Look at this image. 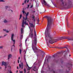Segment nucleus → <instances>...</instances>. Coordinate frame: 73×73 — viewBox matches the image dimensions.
<instances>
[{
    "label": "nucleus",
    "instance_id": "nucleus-4",
    "mask_svg": "<svg viewBox=\"0 0 73 73\" xmlns=\"http://www.w3.org/2000/svg\"><path fill=\"white\" fill-rule=\"evenodd\" d=\"M63 39H67L69 40H72V38L70 37H69V36H67L66 37H62L61 38H59V40H62Z\"/></svg>",
    "mask_w": 73,
    "mask_h": 73
},
{
    "label": "nucleus",
    "instance_id": "nucleus-46",
    "mask_svg": "<svg viewBox=\"0 0 73 73\" xmlns=\"http://www.w3.org/2000/svg\"><path fill=\"white\" fill-rule=\"evenodd\" d=\"M6 68H7V66H5V69H6Z\"/></svg>",
    "mask_w": 73,
    "mask_h": 73
},
{
    "label": "nucleus",
    "instance_id": "nucleus-42",
    "mask_svg": "<svg viewBox=\"0 0 73 73\" xmlns=\"http://www.w3.org/2000/svg\"><path fill=\"white\" fill-rule=\"evenodd\" d=\"M27 39H26L25 40V42H27Z\"/></svg>",
    "mask_w": 73,
    "mask_h": 73
},
{
    "label": "nucleus",
    "instance_id": "nucleus-8",
    "mask_svg": "<svg viewBox=\"0 0 73 73\" xmlns=\"http://www.w3.org/2000/svg\"><path fill=\"white\" fill-rule=\"evenodd\" d=\"M13 37H14V34H12L11 37V40L13 41V42H14V44L15 43V40H13Z\"/></svg>",
    "mask_w": 73,
    "mask_h": 73
},
{
    "label": "nucleus",
    "instance_id": "nucleus-60",
    "mask_svg": "<svg viewBox=\"0 0 73 73\" xmlns=\"http://www.w3.org/2000/svg\"><path fill=\"white\" fill-rule=\"evenodd\" d=\"M1 67H0V69H1Z\"/></svg>",
    "mask_w": 73,
    "mask_h": 73
},
{
    "label": "nucleus",
    "instance_id": "nucleus-31",
    "mask_svg": "<svg viewBox=\"0 0 73 73\" xmlns=\"http://www.w3.org/2000/svg\"><path fill=\"white\" fill-rule=\"evenodd\" d=\"M29 5H28L27 7V8H29Z\"/></svg>",
    "mask_w": 73,
    "mask_h": 73
},
{
    "label": "nucleus",
    "instance_id": "nucleus-34",
    "mask_svg": "<svg viewBox=\"0 0 73 73\" xmlns=\"http://www.w3.org/2000/svg\"><path fill=\"white\" fill-rule=\"evenodd\" d=\"M3 31H5V32H6V31H7V30H6V29H3Z\"/></svg>",
    "mask_w": 73,
    "mask_h": 73
},
{
    "label": "nucleus",
    "instance_id": "nucleus-59",
    "mask_svg": "<svg viewBox=\"0 0 73 73\" xmlns=\"http://www.w3.org/2000/svg\"><path fill=\"white\" fill-rule=\"evenodd\" d=\"M31 1H32V0H31Z\"/></svg>",
    "mask_w": 73,
    "mask_h": 73
},
{
    "label": "nucleus",
    "instance_id": "nucleus-21",
    "mask_svg": "<svg viewBox=\"0 0 73 73\" xmlns=\"http://www.w3.org/2000/svg\"><path fill=\"white\" fill-rule=\"evenodd\" d=\"M0 1L1 2H5V1L4 0H0Z\"/></svg>",
    "mask_w": 73,
    "mask_h": 73
},
{
    "label": "nucleus",
    "instance_id": "nucleus-14",
    "mask_svg": "<svg viewBox=\"0 0 73 73\" xmlns=\"http://www.w3.org/2000/svg\"><path fill=\"white\" fill-rule=\"evenodd\" d=\"M32 20H33V21L35 22V16H34V15H32Z\"/></svg>",
    "mask_w": 73,
    "mask_h": 73
},
{
    "label": "nucleus",
    "instance_id": "nucleus-37",
    "mask_svg": "<svg viewBox=\"0 0 73 73\" xmlns=\"http://www.w3.org/2000/svg\"><path fill=\"white\" fill-rule=\"evenodd\" d=\"M32 7H33V5L31 6V7L30 8H32Z\"/></svg>",
    "mask_w": 73,
    "mask_h": 73
},
{
    "label": "nucleus",
    "instance_id": "nucleus-41",
    "mask_svg": "<svg viewBox=\"0 0 73 73\" xmlns=\"http://www.w3.org/2000/svg\"><path fill=\"white\" fill-rule=\"evenodd\" d=\"M10 73H12V72L11 71H10L9 72Z\"/></svg>",
    "mask_w": 73,
    "mask_h": 73
},
{
    "label": "nucleus",
    "instance_id": "nucleus-58",
    "mask_svg": "<svg viewBox=\"0 0 73 73\" xmlns=\"http://www.w3.org/2000/svg\"><path fill=\"white\" fill-rule=\"evenodd\" d=\"M27 21H28H28H29V20H27Z\"/></svg>",
    "mask_w": 73,
    "mask_h": 73
},
{
    "label": "nucleus",
    "instance_id": "nucleus-7",
    "mask_svg": "<svg viewBox=\"0 0 73 73\" xmlns=\"http://www.w3.org/2000/svg\"><path fill=\"white\" fill-rule=\"evenodd\" d=\"M72 65V64H68L67 67H68V71L67 70L66 72V73H68L69 72V71L71 70V69H70V66H71Z\"/></svg>",
    "mask_w": 73,
    "mask_h": 73
},
{
    "label": "nucleus",
    "instance_id": "nucleus-35",
    "mask_svg": "<svg viewBox=\"0 0 73 73\" xmlns=\"http://www.w3.org/2000/svg\"><path fill=\"white\" fill-rule=\"evenodd\" d=\"M48 58H51V56H48Z\"/></svg>",
    "mask_w": 73,
    "mask_h": 73
},
{
    "label": "nucleus",
    "instance_id": "nucleus-30",
    "mask_svg": "<svg viewBox=\"0 0 73 73\" xmlns=\"http://www.w3.org/2000/svg\"><path fill=\"white\" fill-rule=\"evenodd\" d=\"M23 35H22L20 37L21 38H23Z\"/></svg>",
    "mask_w": 73,
    "mask_h": 73
},
{
    "label": "nucleus",
    "instance_id": "nucleus-61",
    "mask_svg": "<svg viewBox=\"0 0 73 73\" xmlns=\"http://www.w3.org/2000/svg\"><path fill=\"white\" fill-rule=\"evenodd\" d=\"M12 12V10H11Z\"/></svg>",
    "mask_w": 73,
    "mask_h": 73
},
{
    "label": "nucleus",
    "instance_id": "nucleus-49",
    "mask_svg": "<svg viewBox=\"0 0 73 73\" xmlns=\"http://www.w3.org/2000/svg\"><path fill=\"white\" fill-rule=\"evenodd\" d=\"M14 64H15V61H14L13 62Z\"/></svg>",
    "mask_w": 73,
    "mask_h": 73
},
{
    "label": "nucleus",
    "instance_id": "nucleus-32",
    "mask_svg": "<svg viewBox=\"0 0 73 73\" xmlns=\"http://www.w3.org/2000/svg\"><path fill=\"white\" fill-rule=\"evenodd\" d=\"M52 71L53 72V73H55V71H54L53 70H52L51 71V72H52Z\"/></svg>",
    "mask_w": 73,
    "mask_h": 73
},
{
    "label": "nucleus",
    "instance_id": "nucleus-33",
    "mask_svg": "<svg viewBox=\"0 0 73 73\" xmlns=\"http://www.w3.org/2000/svg\"><path fill=\"white\" fill-rule=\"evenodd\" d=\"M3 37H4V36H0V38H3Z\"/></svg>",
    "mask_w": 73,
    "mask_h": 73
},
{
    "label": "nucleus",
    "instance_id": "nucleus-62",
    "mask_svg": "<svg viewBox=\"0 0 73 73\" xmlns=\"http://www.w3.org/2000/svg\"><path fill=\"white\" fill-rule=\"evenodd\" d=\"M34 71H36V70H34Z\"/></svg>",
    "mask_w": 73,
    "mask_h": 73
},
{
    "label": "nucleus",
    "instance_id": "nucleus-9",
    "mask_svg": "<svg viewBox=\"0 0 73 73\" xmlns=\"http://www.w3.org/2000/svg\"><path fill=\"white\" fill-rule=\"evenodd\" d=\"M23 63H21V65L20 64H19V67L20 68H21L22 69H23Z\"/></svg>",
    "mask_w": 73,
    "mask_h": 73
},
{
    "label": "nucleus",
    "instance_id": "nucleus-50",
    "mask_svg": "<svg viewBox=\"0 0 73 73\" xmlns=\"http://www.w3.org/2000/svg\"><path fill=\"white\" fill-rule=\"evenodd\" d=\"M9 68H11V67H10V66H9Z\"/></svg>",
    "mask_w": 73,
    "mask_h": 73
},
{
    "label": "nucleus",
    "instance_id": "nucleus-36",
    "mask_svg": "<svg viewBox=\"0 0 73 73\" xmlns=\"http://www.w3.org/2000/svg\"><path fill=\"white\" fill-rule=\"evenodd\" d=\"M6 32H7V33H8V32H9V31L7 30H6Z\"/></svg>",
    "mask_w": 73,
    "mask_h": 73
},
{
    "label": "nucleus",
    "instance_id": "nucleus-54",
    "mask_svg": "<svg viewBox=\"0 0 73 73\" xmlns=\"http://www.w3.org/2000/svg\"><path fill=\"white\" fill-rule=\"evenodd\" d=\"M28 73H29V71H28Z\"/></svg>",
    "mask_w": 73,
    "mask_h": 73
},
{
    "label": "nucleus",
    "instance_id": "nucleus-48",
    "mask_svg": "<svg viewBox=\"0 0 73 73\" xmlns=\"http://www.w3.org/2000/svg\"><path fill=\"white\" fill-rule=\"evenodd\" d=\"M11 51L12 50V47L11 48Z\"/></svg>",
    "mask_w": 73,
    "mask_h": 73
},
{
    "label": "nucleus",
    "instance_id": "nucleus-10",
    "mask_svg": "<svg viewBox=\"0 0 73 73\" xmlns=\"http://www.w3.org/2000/svg\"><path fill=\"white\" fill-rule=\"evenodd\" d=\"M29 37H31V38L33 37V33H30L29 34Z\"/></svg>",
    "mask_w": 73,
    "mask_h": 73
},
{
    "label": "nucleus",
    "instance_id": "nucleus-27",
    "mask_svg": "<svg viewBox=\"0 0 73 73\" xmlns=\"http://www.w3.org/2000/svg\"><path fill=\"white\" fill-rule=\"evenodd\" d=\"M3 48V46H0V49H2Z\"/></svg>",
    "mask_w": 73,
    "mask_h": 73
},
{
    "label": "nucleus",
    "instance_id": "nucleus-13",
    "mask_svg": "<svg viewBox=\"0 0 73 73\" xmlns=\"http://www.w3.org/2000/svg\"><path fill=\"white\" fill-rule=\"evenodd\" d=\"M12 55L11 54H9L8 55V60H9V58H11V57H12Z\"/></svg>",
    "mask_w": 73,
    "mask_h": 73
},
{
    "label": "nucleus",
    "instance_id": "nucleus-3",
    "mask_svg": "<svg viewBox=\"0 0 73 73\" xmlns=\"http://www.w3.org/2000/svg\"><path fill=\"white\" fill-rule=\"evenodd\" d=\"M62 2V4H60V7L61 8H65V6H66V5H68L69 6V5H70L72 4V2L69 1L68 2V4H67L66 3H64V2H63V0H60Z\"/></svg>",
    "mask_w": 73,
    "mask_h": 73
},
{
    "label": "nucleus",
    "instance_id": "nucleus-5",
    "mask_svg": "<svg viewBox=\"0 0 73 73\" xmlns=\"http://www.w3.org/2000/svg\"><path fill=\"white\" fill-rule=\"evenodd\" d=\"M22 12H23V14H25V15H26V18H25L23 17V20H27V19L28 16V14H29V13L27 12V13H26L25 12V11H23Z\"/></svg>",
    "mask_w": 73,
    "mask_h": 73
},
{
    "label": "nucleus",
    "instance_id": "nucleus-43",
    "mask_svg": "<svg viewBox=\"0 0 73 73\" xmlns=\"http://www.w3.org/2000/svg\"><path fill=\"white\" fill-rule=\"evenodd\" d=\"M18 63H19V60H18Z\"/></svg>",
    "mask_w": 73,
    "mask_h": 73
},
{
    "label": "nucleus",
    "instance_id": "nucleus-19",
    "mask_svg": "<svg viewBox=\"0 0 73 73\" xmlns=\"http://www.w3.org/2000/svg\"><path fill=\"white\" fill-rule=\"evenodd\" d=\"M5 8L6 9H7V8H9V6H6L5 7Z\"/></svg>",
    "mask_w": 73,
    "mask_h": 73
},
{
    "label": "nucleus",
    "instance_id": "nucleus-29",
    "mask_svg": "<svg viewBox=\"0 0 73 73\" xmlns=\"http://www.w3.org/2000/svg\"><path fill=\"white\" fill-rule=\"evenodd\" d=\"M26 64H27V66L28 67H29V66H28V64H27V62H26Z\"/></svg>",
    "mask_w": 73,
    "mask_h": 73
},
{
    "label": "nucleus",
    "instance_id": "nucleus-56",
    "mask_svg": "<svg viewBox=\"0 0 73 73\" xmlns=\"http://www.w3.org/2000/svg\"><path fill=\"white\" fill-rule=\"evenodd\" d=\"M13 46H14V47H15V45H13Z\"/></svg>",
    "mask_w": 73,
    "mask_h": 73
},
{
    "label": "nucleus",
    "instance_id": "nucleus-6",
    "mask_svg": "<svg viewBox=\"0 0 73 73\" xmlns=\"http://www.w3.org/2000/svg\"><path fill=\"white\" fill-rule=\"evenodd\" d=\"M24 24L26 25H28V23H27V21H26V20L23 19V22H22V27H24Z\"/></svg>",
    "mask_w": 73,
    "mask_h": 73
},
{
    "label": "nucleus",
    "instance_id": "nucleus-57",
    "mask_svg": "<svg viewBox=\"0 0 73 73\" xmlns=\"http://www.w3.org/2000/svg\"><path fill=\"white\" fill-rule=\"evenodd\" d=\"M29 4H31V3H29Z\"/></svg>",
    "mask_w": 73,
    "mask_h": 73
},
{
    "label": "nucleus",
    "instance_id": "nucleus-44",
    "mask_svg": "<svg viewBox=\"0 0 73 73\" xmlns=\"http://www.w3.org/2000/svg\"><path fill=\"white\" fill-rule=\"evenodd\" d=\"M20 57H19V58H18L19 60H20Z\"/></svg>",
    "mask_w": 73,
    "mask_h": 73
},
{
    "label": "nucleus",
    "instance_id": "nucleus-25",
    "mask_svg": "<svg viewBox=\"0 0 73 73\" xmlns=\"http://www.w3.org/2000/svg\"><path fill=\"white\" fill-rule=\"evenodd\" d=\"M28 70H30L31 69V67H28V68H27Z\"/></svg>",
    "mask_w": 73,
    "mask_h": 73
},
{
    "label": "nucleus",
    "instance_id": "nucleus-45",
    "mask_svg": "<svg viewBox=\"0 0 73 73\" xmlns=\"http://www.w3.org/2000/svg\"><path fill=\"white\" fill-rule=\"evenodd\" d=\"M17 69H19V67H18V66L17 67Z\"/></svg>",
    "mask_w": 73,
    "mask_h": 73
},
{
    "label": "nucleus",
    "instance_id": "nucleus-52",
    "mask_svg": "<svg viewBox=\"0 0 73 73\" xmlns=\"http://www.w3.org/2000/svg\"><path fill=\"white\" fill-rule=\"evenodd\" d=\"M17 72H18V70H17Z\"/></svg>",
    "mask_w": 73,
    "mask_h": 73
},
{
    "label": "nucleus",
    "instance_id": "nucleus-38",
    "mask_svg": "<svg viewBox=\"0 0 73 73\" xmlns=\"http://www.w3.org/2000/svg\"><path fill=\"white\" fill-rule=\"evenodd\" d=\"M35 11H34L32 12V13H35Z\"/></svg>",
    "mask_w": 73,
    "mask_h": 73
},
{
    "label": "nucleus",
    "instance_id": "nucleus-51",
    "mask_svg": "<svg viewBox=\"0 0 73 73\" xmlns=\"http://www.w3.org/2000/svg\"><path fill=\"white\" fill-rule=\"evenodd\" d=\"M69 56H71V55L70 54V55H69Z\"/></svg>",
    "mask_w": 73,
    "mask_h": 73
},
{
    "label": "nucleus",
    "instance_id": "nucleus-23",
    "mask_svg": "<svg viewBox=\"0 0 73 73\" xmlns=\"http://www.w3.org/2000/svg\"><path fill=\"white\" fill-rule=\"evenodd\" d=\"M22 17V15H21V14L20 15V17L19 18V20H20V19H21Z\"/></svg>",
    "mask_w": 73,
    "mask_h": 73
},
{
    "label": "nucleus",
    "instance_id": "nucleus-26",
    "mask_svg": "<svg viewBox=\"0 0 73 73\" xmlns=\"http://www.w3.org/2000/svg\"><path fill=\"white\" fill-rule=\"evenodd\" d=\"M24 72L25 73H26V70L25 68H24Z\"/></svg>",
    "mask_w": 73,
    "mask_h": 73
},
{
    "label": "nucleus",
    "instance_id": "nucleus-39",
    "mask_svg": "<svg viewBox=\"0 0 73 73\" xmlns=\"http://www.w3.org/2000/svg\"><path fill=\"white\" fill-rule=\"evenodd\" d=\"M7 34H5L4 35V37H5L6 36H7Z\"/></svg>",
    "mask_w": 73,
    "mask_h": 73
},
{
    "label": "nucleus",
    "instance_id": "nucleus-12",
    "mask_svg": "<svg viewBox=\"0 0 73 73\" xmlns=\"http://www.w3.org/2000/svg\"><path fill=\"white\" fill-rule=\"evenodd\" d=\"M29 25L30 26V27H32V28H35V26L34 25H33V24L31 23H30Z\"/></svg>",
    "mask_w": 73,
    "mask_h": 73
},
{
    "label": "nucleus",
    "instance_id": "nucleus-1",
    "mask_svg": "<svg viewBox=\"0 0 73 73\" xmlns=\"http://www.w3.org/2000/svg\"><path fill=\"white\" fill-rule=\"evenodd\" d=\"M47 21V25L46 28L45 30L44 34L45 35V38L46 41L49 40V42L50 44H53L58 41L57 39H54L53 38L51 37L50 35V30L51 29L52 26L53 24L54 20L50 17H46Z\"/></svg>",
    "mask_w": 73,
    "mask_h": 73
},
{
    "label": "nucleus",
    "instance_id": "nucleus-55",
    "mask_svg": "<svg viewBox=\"0 0 73 73\" xmlns=\"http://www.w3.org/2000/svg\"><path fill=\"white\" fill-rule=\"evenodd\" d=\"M36 56H37V57H38V54H37Z\"/></svg>",
    "mask_w": 73,
    "mask_h": 73
},
{
    "label": "nucleus",
    "instance_id": "nucleus-53",
    "mask_svg": "<svg viewBox=\"0 0 73 73\" xmlns=\"http://www.w3.org/2000/svg\"><path fill=\"white\" fill-rule=\"evenodd\" d=\"M24 3H23L22 5H24Z\"/></svg>",
    "mask_w": 73,
    "mask_h": 73
},
{
    "label": "nucleus",
    "instance_id": "nucleus-64",
    "mask_svg": "<svg viewBox=\"0 0 73 73\" xmlns=\"http://www.w3.org/2000/svg\"><path fill=\"white\" fill-rule=\"evenodd\" d=\"M35 0H33V1H35Z\"/></svg>",
    "mask_w": 73,
    "mask_h": 73
},
{
    "label": "nucleus",
    "instance_id": "nucleus-28",
    "mask_svg": "<svg viewBox=\"0 0 73 73\" xmlns=\"http://www.w3.org/2000/svg\"><path fill=\"white\" fill-rule=\"evenodd\" d=\"M37 21L38 23L39 22V21H40V20H39V19H38V20H37Z\"/></svg>",
    "mask_w": 73,
    "mask_h": 73
},
{
    "label": "nucleus",
    "instance_id": "nucleus-47",
    "mask_svg": "<svg viewBox=\"0 0 73 73\" xmlns=\"http://www.w3.org/2000/svg\"><path fill=\"white\" fill-rule=\"evenodd\" d=\"M40 14H41V13H41V12H40Z\"/></svg>",
    "mask_w": 73,
    "mask_h": 73
},
{
    "label": "nucleus",
    "instance_id": "nucleus-18",
    "mask_svg": "<svg viewBox=\"0 0 73 73\" xmlns=\"http://www.w3.org/2000/svg\"><path fill=\"white\" fill-rule=\"evenodd\" d=\"M30 33H33V30L30 29Z\"/></svg>",
    "mask_w": 73,
    "mask_h": 73
},
{
    "label": "nucleus",
    "instance_id": "nucleus-20",
    "mask_svg": "<svg viewBox=\"0 0 73 73\" xmlns=\"http://www.w3.org/2000/svg\"><path fill=\"white\" fill-rule=\"evenodd\" d=\"M21 51H22V50H21V49H19V53H20V54H21Z\"/></svg>",
    "mask_w": 73,
    "mask_h": 73
},
{
    "label": "nucleus",
    "instance_id": "nucleus-11",
    "mask_svg": "<svg viewBox=\"0 0 73 73\" xmlns=\"http://www.w3.org/2000/svg\"><path fill=\"white\" fill-rule=\"evenodd\" d=\"M2 66L3 65H4L5 66H6L7 65V62H4V61H3L2 62Z\"/></svg>",
    "mask_w": 73,
    "mask_h": 73
},
{
    "label": "nucleus",
    "instance_id": "nucleus-2",
    "mask_svg": "<svg viewBox=\"0 0 73 73\" xmlns=\"http://www.w3.org/2000/svg\"><path fill=\"white\" fill-rule=\"evenodd\" d=\"M34 40H33L32 42V48L34 51L35 53L36 52V51L35 50V49H36L37 50H39L42 52V53H43V55H42V57H44V55H45V52L43 51H42L41 50L39 49L38 48H37V38H36V30L35 29L34 30Z\"/></svg>",
    "mask_w": 73,
    "mask_h": 73
},
{
    "label": "nucleus",
    "instance_id": "nucleus-22",
    "mask_svg": "<svg viewBox=\"0 0 73 73\" xmlns=\"http://www.w3.org/2000/svg\"><path fill=\"white\" fill-rule=\"evenodd\" d=\"M56 56V54H54L53 55H52V57H54V58H55V56Z\"/></svg>",
    "mask_w": 73,
    "mask_h": 73
},
{
    "label": "nucleus",
    "instance_id": "nucleus-24",
    "mask_svg": "<svg viewBox=\"0 0 73 73\" xmlns=\"http://www.w3.org/2000/svg\"><path fill=\"white\" fill-rule=\"evenodd\" d=\"M43 2L44 3L45 5H46V2L45 1H43Z\"/></svg>",
    "mask_w": 73,
    "mask_h": 73
},
{
    "label": "nucleus",
    "instance_id": "nucleus-40",
    "mask_svg": "<svg viewBox=\"0 0 73 73\" xmlns=\"http://www.w3.org/2000/svg\"><path fill=\"white\" fill-rule=\"evenodd\" d=\"M20 73H23V71H21Z\"/></svg>",
    "mask_w": 73,
    "mask_h": 73
},
{
    "label": "nucleus",
    "instance_id": "nucleus-63",
    "mask_svg": "<svg viewBox=\"0 0 73 73\" xmlns=\"http://www.w3.org/2000/svg\"><path fill=\"white\" fill-rule=\"evenodd\" d=\"M61 49H63V48H61Z\"/></svg>",
    "mask_w": 73,
    "mask_h": 73
},
{
    "label": "nucleus",
    "instance_id": "nucleus-15",
    "mask_svg": "<svg viewBox=\"0 0 73 73\" xmlns=\"http://www.w3.org/2000/svg\"><path fill=\"white\" fill-rule=\"evenodd\" d=\"M21 33L22 34L23 33V28H22L21 30Z\"/></svg>",
    "mask_w": 73,
    "mask_h": 73
},
{
    "label": "nucleus",
    "instance_id": "nucleus-16",
    "mask_svg": "<svg viewBox=\"0 0 73 73\" xmlns=\"http://www.w3.org/2000/svg\"><path fill=\"white\" fill-rule=\"evenodd\" d=\"M3 22L5 23H7L8 22V21H7V20L5 19L4 20V21H3Z\"/></svg>",
    "mask_w": 73,
    "mask_h": 73
},
{
    "label": "nucleus",
    "instance_id": "nucleus-17",
    "mask_svg": "<svg viewBox=\"0 0 73 73\" xmlns=\"http://www.w3.org/2000/svg\"><path fill=\"white\" fill-rule=\"evenodd\" d=\"M29 0H25V1L24 3L25 4V3H26V2L27 1V3H28L29 2Z\"/></svg>",
    "mask_w": 73,
    "mask_h": 73
}]
</instances>
